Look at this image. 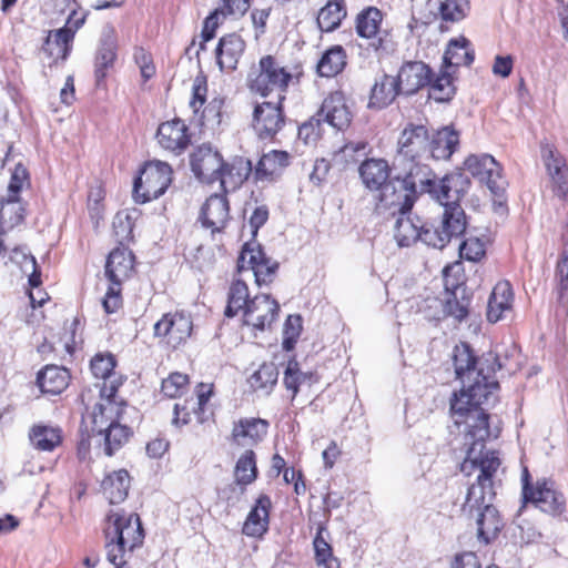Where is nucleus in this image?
<instances>
[{
    "instance_id": "4be33fe9",
    "label": "nucleus",
    "mask_w": 568,
    "mask_h": 568,
    "mask_svg": "<svg viewBox=\"0 0 568 568\" xmlns=\"http://www.w3.org/2000/svg\"><path fill=\"white\" fill-rule=\"evenodd\" d=\"M432 75V69L423 61H408L400 67L396 79L403 94L412 95L419 89L428 85Z\"/></svg>"
},
{
    "instance_id": "a211bd4d",
    "label": "nucleus",
    "mask_w": 568,
    "mask_h": 568,
    "mask_svg": "<svg viewBox=\"0 0 568 568\" xmlns=\"http://www.w3.org/2000/svg\"><path fill=\"white\" fill-rule=\"evenodd\" d=\"M316 116L317 126L324 121L334 129L342 131L349 126L353 113L346 103L343 92L335 91L323 101Z\"/></svg>"
},
{
    "instance_id": "7c9ffc66",
    "label": "nucleus",
    "mask_w": 568,
    "mask_h": 568,
    "mask_svg": "<svg viewBox=\"0 0 568 568\" xmlns=\"http://www.w3.org/2000/svg\"><path fill=\"white\" fill-rule=\"evenodd\" d=\"M475 59V51L465 37L450 39L443 55V68L450 70L460 65H470Z\"/></svg>"
},
{
    "instance_id": "e433bc0d",
    "label": "nucleus",
    "mask_w": 568,
    "mask_h": 568,
    "mask_svg": "<svg viewBox=\"0 0 568 568\" xmlns=\"http://www.w3.org/2000/svg\"><path fill=\"white\" fill-rule=\"evenodd\" d=\"M251 170V162L241 158L233 160L231 163L223 161V170L217 181L221 182V186L224 191H226L227 187L235 190L247 180Z\"/></svg>"
},
{
    "instance_id": "f03ea898",
    "label": "nucleus",
    "mask_w": 568,
    "mask_h": 568,
    "mask_svg": "<svg viewBox=\"0 0 568 568\" xmlns=\"http://www.w3.org/2000/svg\"><path fill=\"white\" fill-rule=\"evenodd\" d=\"M485 443L464 445L466 456L460 471L466 476L478 471L476 483L468 488L464 510H477V537L489 544L497 538L504 523L491 504L496 495L494 477L500 467V459L496 452L486 449Z\"/></svg>"
},
{
    "instance_id": "79ce46f5",
    "label": "nucleus",
    "mask_w": 568,
    "mask_h": 568,
    "mask_svg": "<svg viewBox=\"0 0 568 568\" xmlns=\"http://www.w3.org/2000/svg\"><path fill=\"white\" fill-rule=\"evenodd\" d=\"M29 438L31 444L39 450L51 452L61 443V430L48 425H34Z\"/></svg>"
},
{
    "instance_id": "39448f33",
    "label": "nucleus",
    "mask_w": 568,
    "mask_h": 568,
    "mask_svg": "<svg viewBox=\"0 0 568 568\" xmlns=\"http://www.w3.org/2000/svg\"><path fill=\"white\" fill-rule=\"evenodd\" d=\"M172 169L164 162H150L134 180L133 199L136 203H146L164 194L172 181Z\"/></svg>"
},
{
    "instance_id": "052dcab7",
    "label": "nucleus",
    "mask_w": 568,
    "mask_h": 568,
    "mask_svg": "<svg viewBox=\"0 0 568 568\" xmlns=\"http://www.w3.org/2000/svg\"><path fill=\"white\" fill-rule=\"evenodd\" d=\"M19 255L21 256V258L23 261L30 260V262L32 264V267H33V271L29 275V285L31 287H38L41 284V272H40V270H39V267L37 265L36 257L33 255L27 254L24 252V250H22L21 247H14L12 250V254L10 256V260L12 262L19 263L20 262V261H18V256Z\"/></svg>"
},
{
    "instance_id": "0e129e2a",
    "label": "nucleus",
    "mask_w": 568,
    "mask_h": 568,
    "mask_svg": "<svg viewBox=\"0 0 568 568\" xmlns=\"http://www.w3.org/2000/svg\"><path fill=\"white\" fill-rule=\"evenodd\" d=\"M27 178V169L21 164L16 165L8 185V195L13 197L19 196V192L21 191Z\"/></svg>"
},
{
    "instance_id": "a878e982",
    "label": "nucleus",
    "mask_w": 568,
    "mask_h": 568,
    "mask_svg": "<svg viewBox=\"0 0 568 568\" xmlns=\"http://www.w3.org/2000/svg\"><path fill=\"white\" fill-rule=\"evenodd\" d=\"M399 94L403 92L396 77L384 73L375 79L367 106L382 110L392 104Z\"/></svg>"
},
{
    "instance_id": "13d9d810",
    "label": "nucleus",
    "mask_w": 568,
    "mask_h": 568,
    "mask_svg": "<svg viewBox=\"0 0 568 568\" xmlns=\"http://www.w3.org/2000/svg\"><path fill=\"white\" fill-rule=\"evenodd\" d=\"M278 266V262L273 261L271 257L261 262L260 266H257L256 271L253 273L256 284L258 286L271 284L275 278Z\"/></svg>"
},
{
    "instance_id": "5fc2aeb1",
    "label": "nucleus",
    "mask_w": 568,
    "mask_h": 568,
    "mask_svg": "<svg viewBox=\"0 0 568 568\" xmlns=\"http://www.w3.org/2000/svg\"><path fill=\"white\" fill-rule=\"evenodd\" d=\"M311 376L312 374H306L300 371L298 363L296 361L288 362L284 372L283 383L288 390H292V399H294L298 393L300 385Z\"/></svg>"
},
{
    "instance_id": "473e14b6",
    "label": "nucleus",
    "mask_w": 568,
    "mask_h": 568,
    "mask_svg": "<svg viewBox=\"0 0 568 568\" xmlns=\"http://www.w3.org/2000/svg\"><path fill=\"white\" fill-rule=\"evenodd\" d=\"M429 158L448 160L459 145V133L450 126H444L429 136Z\"/></svg>"
},
{
    "instance_id": "c756f323",
    "label": "nucleus",
    "mask_w": 568,
    "mask_h": 568,
    "mask_svg": "<svg viewBox=\"0 0 568 568\" xmlns=\"http://www.w3.org/2000/svg\"><path fill=\"white\" fill-rule=\"evenodd\" d=\"M134 256L125 247H116L110 252L105 263V276L111 283L122 284L133 271Z\"/></svg>"
},
{
    "instance_id": "4468645a",
    "label": "nucleus",
    "mask_w": 568,
    "mask_h": 568,
    "mask_svg": "<svg viewBox=\"0 0 568 568\" xmlns=\"http://www.w3.org/2000/svg\"><path fill=\"white\" fill-rule=\"evenodd\" d=\"M383 13L376 7L362 10L356 17V32L361 38L371 40L368 47L377 54L386 53L388 41L381 33Z\"/></svg>"
},
{
    "instance_id": "49530a36",
    "label": "nucleus",
    "mask_w": 568,
    "mask_h": 568,
    "mask_svg": "<svg viewBox=\"0 0 568 568\" xmlns=\"http://www.w3.org/2000/svg\"><path fill=\"white\" fill-rule=\"evenodd\" d=\"M278 369L272 362L263 363L260 368L248 378V383L254 390H264L270 394L277 383Z\"/></svg>"
},
{
    "instance_id": "c03bdc74",
    "label": "nucleus",
    "mask_w": 568,
    "mask_h": 568,
    "mask_svg": "<svg viewBox=\"0 0 568 568\" xmlns=\"http://www.w3.org/2000/svg\"><path fill=\"white\" fill-rule=\"evenodd\" d=\"M429 85V95L438 102H447L453 99L456 88L453 82L452 72L442 68L440 72L432 75Z\"/></svg>"
},
{
    "instance_id": "774afa93",
    "label": "nucleus",
    "mask_w": 568,
    "mask_h": 568,
    "mask_svg": "<svg viewBox=\"0 0 568 568\" xmlns=\"http://www.w3.org/2000/svg\"><path fill=\"white\" fill-rule=\"evenodd\" d=\"M453 568H481L478 557L474 552L456 556Z\"/></svg>"
},
{
    "instance_id": "0eeeda50",
    "label": "nucleus",
    "mask_w": 568,
    "mask_h": 568,
    "mask_svg": "<svg viewBox=\"0 0 568 568\" xmlns=\"http://www.w3.org/2000/svg\"><path fill=\"white\" fill-rule=\"evenodd\" d=\"M467 227V219L463 207H453L443 213L442 222L437 227L420 225L418 240L434 248H444L452 239L464 235Z\"/></svg>"
},
{
    "instance_id": "bb28decb",
    "label": "nucleus",
    "mask_w": 568,
    "mask_h": 568,
    "mask_svg": "<svg viewBox=\"0 0 568 568\" xmlns=\"http://www.w3.org/2000/svg\"><path fill=\"white\" fill-rule=\"evenodd\" d=\"M244 50L245 42L239 34L231 33L222 37L215 50L220 69L226 71L235 70Z\"/></svg>"
},
{
    "instance_id": "aec40b11",
    "label": "nucleus",
    "mask_w": 568,
    "mask_h": 568,
    "mask_svg": "<svg viewBox=\"0 0 568 568\" xmlns=\"http://www.w3.org/2000/svg\"><path fill=\"white\" fill-rule=\"evenodd\" d=\"M159 144L166 151L172 152L174 155L182 154L191 143L189 128L180 120L160 124L156 132Z\"/></svg>"
},
{
    "instance_id": "de8ad7c7",
    "label": "nucleus",
    "mask_w": 568,
    "mask_h": 568,
    "mask_svg": "<svg viewBox=\"0 0 568 568\" xmlns=\"http://www.w3.org/2000/svg\"><path fill=\"white\" fill-rule=\"evenodd\" d=\"M261 244L247 242L243 245L237 258V272L252 270L253 273L260 266L261 262L267 258Z\"/></svg>"
},
{
    "instance_id": "9d476101",
    "label": "nucleus",
    "mask_w": 568,
    "mask_h": 568,
    "mask_svg": "<svg viewBox=\"0 0 568 568\" xmlns=\"http://www.w3.org/2000/svg\"><path fill=\"white\" fill-rule=\"evenodd\" d=\"M429 133L426 126L409 124L398 140V151L394 162L429 159Z\"/></svg>"
},
{
    "instance_id": "cd10ccee",
    "label": "nucleus",
    "mask_w": 568,
    "mask_h": 568,
    "mask_svg": "<svg viewBox=\"0 0 568 568\" xmlns=\"http://www.w3.org/2000/svg\"><path fill=\"white\" fill-rule=\"evenodd\" d=\"M389 210H393L390 214L396 217L394 237L397 244L404 247L415 243L420 235V226L410 217L412 209H402L400 205H392Z\"/></svg>"
},
{
    "instance_id": "37998d69",
    "label": "nucleus",
    "mask_w": 568,
    "mask_h": 568,
    "mask_svg": "<svg viewBox=\"0 0 568 568\" xmlns=\"http://www.w3.org/2000/svg\"><path fill=\"white\" fill-rule=\"evenodd\" d=\"M288 165V154L285 151L273 150L263 154L256 166L257 179H271Z\"/></svg>"
},
{
    "instance_id": "6e6552de",
    "label": "nucleus",
    "mask_w": 568,
    "mask_h": 568,
    "mask_svg": "<svg viewBox=\"0 0 568 568\" xmlns=\"http://www.w3.org/2000/svg\"><path fill=\"white\" fill-rule=\"evenodd\" d=\"M465 169L479 182L485 183L497 197L506 192L507 181L501 174V166L489 154H471L464 162Z\"/></svg>"
},
{
    "instance_id": "c9c22d12",
    "label": "nucleus",
    "mask_w": 568,
    "mask_h": 568,
    "mask_svg": "<svg viewBox=\"0 0 568 568\" xmlns=\"http://www.w3.org/2000/svg\"><path fill=\"white\" fill-rule=\"evenodd\" d=\"M513 290L508 282L498 283L489 297L487 305V320L496 323L501 318L505 311L510 310L513 302Z\"/></svg>"
},
{
    "instance_id": "5701e85b",
    "label": "nucleus",
    "mask_w": 568,
    "mask_h": 568,
    "mask_svg": "<svg viewBox=\"0 0 568 568\" xmlns=\"http://www.w3.org/2000/svg\"><path fill=\"white\" fill-rule=\"evenodd\" d=\"M116 49L118 40L114 29L105 27L102 31L94 61V77L98 87L103 83L106 71L113 67L116 59Z\"/></svg>"
},
{
    "instance_id": "3c124183",
    "label": "nucleus",
    "mask_w": 568,
    "mask_h": 568,
    "mask_svg": "<svg viewBox=\"0 0 568 568\" xmlns=\"http://www.w3.org/2000/svg\"><path fill=\"white\" fill-rule=\"evenodd\" d=\"M468 308L469 298L463 296L459 300L457 297V291L449 293L443 305L444 314L454 317L457 322H462L468 316Z\"/></svg>"
},
{
    "instance_id": "7ed1b4c3",
    "label": "nucleus",
    "mask_w": 568,
    "mask_h": 568,
    "mask_svg": "<svg viewBox=\"0 0 568 568\" xmlns=\"http://www.w3.org/2000/svg\"><path fill=\"white\" fill-rule=\"evenodd\" d=\"M396 175L386 185L384 201L412 209L417 194L433 193L436 175L424 160L394 162Z\"/></svg>"
},
{
    "instance_id": "2f4dec72",
    "label": "nucleus",
    "mask_w": 568,
    "mask_h": 568,
    "mask_svg": "<svg viewBox=\"0 0 568 568\" xmlns=\"http://www.w3.org/2000/svg\"><path fill=\"white\" fill-rule=\"evenodd\" d=\"M69 382V371L57 365L45 366L37 376V384L41 392L51 395L61 394L68 387Z\"/></svg>"
},
{
    "instance_id": "338daca9",
    "label": "nucleus",
    "mask_w": 568,
    "mask_h": 568,
    "mask_svg": "<svg viewBox=\"0 0 568 568\" xmlns=\"http://www.w3.org/2000/svg\"><path fill=\"white\" fill-rule=\"evenodd\" d=\"M329 163L325 159H317L314 163L310 179L315 184H320L327 175L329 171Z\"/></svg>"
},
{
    "instance_id": "09e8293b",
    "label": "nucleus",
    "mask_w": 568,
    "mask_h": 568,
    "mask_svg": "<svg viewBox=\"0 0 568 568\" xmlns=\"http://www.w3.org/2000/svg\"><path fill=\"white\" fill-rule=\"evenodd\" d=\"M234 476L236 484L241 486H247L256 479L257 467L255 454L252 449L245 450V453L237 459Z\"/></svg>"
},
{
    "instance_id": "864d4df0",
    "label": "nucleus",
    "mask_w": 568,
    "mask_h": 568,
    "mask_svg": "<svg viewBox=\"0 0 568 568\" xmlns=\"http://www.w3.org/2000/svg\"><path fill=\"white\" fill-rule=\"evenodd\" d=\"M90 367L97 378L104 379L103 384L106 383L109 385L110 382L108 383V379L112 377L115 358L112 354H98L91 359Z\"/></svg>"
},
{
    "instance_id": "a18cd8bd",
    "label": "nucleus",
    "mask_w": 568,
    "mask_h": 568,
    "mask_svg": "<svg viewBox=\"0 0 568 568\" xmlns=\"http://www.w3.org/2000/svg\"><path fill=\"white\" fill-rule=\"evenodd\" d=\"M248 287L245 282L241 280L234 281L229 290L227 306L225 308V316L233 317L240 311L244 312L247 304H250Z\"/></svg>"
},
{
    "instance_id": "ea45409f",
    "label": "nucleus",
    "mask_w": 568,
    "mask_h": 568,
    "mask_svg": "<svg viewBox=\"0 0 568 568\" xmlns=\"http://www.w3.org/2000/svg\"><path fill=\"white\" fill-rule=\"evenodd\" d=\"M346 65V52L342 45H334L326 50L317 62V73L321 77L332 78L341 73Z\"/></svg>"
},
{
    "instance_id": "6ab92c4d",
    "label": "nucleus",
    "mask_w": 568,
    "mask_h": 568,
    "mask_svg": "<svg viewBox=\"0 0 568 568\" xmlns=\"http://www.w3.org/2000/svg\"><path fill=\"white\" fill-rule=\"evenodd\" d=\"M121 382L110 381V384H102L100 396L102 402L94 405L92 412V428H105L111 420L120 418L121 409L115 402V394Z\"/></svg>"
},
{
    "instance_id": "680f3d73",
    "label": "nucleus",
    "mask_w": 568,
    "mask_h": 568,
    "mask_svg": "<svg viewBox=\"0 0 568 568\" xmlns=\"http://www.w3.org/2000/svg\"><path fill=\"white\" fill-rule=\"evenodd\" d=\"M102 305L104 311L108 314H112L116 312L122 305L121 297V284L111 283L104 298L102 300Z\"/></svg>"
},
{
    "instance_id": "69168bd1",
    "label": "nucleus",
    "mask_w": 568,
    "mask_h": 568,
    "mask_svg": "<svg viewBox=\"0 0 568 568\" xmlns=\"http://www.w3.org/2000/svg\"><path fill=\"white\" fill-rule=\"evenodd\" d=\"M268 220V210L265 205L257 206L251 217H250V226L252 229L253 235L257 234L260 227H262Z\"/></svg>"
},
{
    "instance_id": "f8f14e48",
    "label": "nucleus",
    "mask_w": 568,
    "mask_h": 568,
    "mask_svg": "<svg viewBox=\"0 0 568 568\" xmlns=\"http://www.w3.org/2000/svg\"><path fill=\"white\" fill-rule=\"evenodd\" d=\"M190 165L197 180L211 184L221 176L223 159L210 143H203L191 153Z\"/></svg>"
},
{
    "instance_id": "423d86ee",
    "label": "nucleus",
    "mask_w": 568,
    "mask_h": 568,
    "mask_svg": "<svg viewBox=\"0 0 568 568\" xmlns=\"http://www.w3.org/2000/svg\"><path fill=\"white\" fill-rule=\"evenodd\" d=\"M258 68V74L250 80L251 90L262 97L276 92L280 103H283L285 100L284 93L292 80V74L272 55L263 57L260 60Z\"/></svg>"
},
{
    "instance_id": "412c9836",
    "label": "nucleus",
    "mask_w": 568,
    "mask_h": 568,
    "mask_svg": "<svg viewBox=\"0 0 568 568\" xmlns=\"http://www.w3.org/2000/svg\"><path fill=\"white\" fill-rule=\"evenodd\" d=\"M524 501L532 503L541 511L550 515L561 514L566 505L564 495L556 489L555 483L550 480H538Z\"/></svg>"
},
{
    "instance_id": "f3484780",
    "label": "nucleus",
    "mask_w": 568,
    "mask_h": 568,
    "mask_svg": "<svg viewBox=\"0 0 568 568\" xmlns=\"http://www.w3.org/2000/svg\"><path fill=\"white\" fill-rule=\"evenodd\" d=\"M541 158L550 178L554 194L568 203V165L565 158L551 145L541 148Z\"/></svg>"
},
{
    "instance_id": "ddd939ff",
    "label": "nucleus",
    "mask_w": 568,
    "mask_h": 568,
    "mask_svg": "<svg viewBox=\"0 0 568 568\" xmlns=\"http://www.w3.org/2000/svg\"><path fill=\"white\" fill-rule=\"evenodd\" d=\"M280 304L267 294L254 296L243 312V323L254 329L264 331L277 320Z\"/></svg>"
},
{
    "instance_id": "393cba45",
    "label": "nucleus",
    "mask_w": 568,
    "mask_h": 568,
    "mask_svg": "<svg viewBox=\"0 0 568 568\" xmlns=\"http://www.w3.org/2000/svg\"><path fill=\"white\" fill-rule=\"evenodd\" d=\"M229 201L223 194H212L209 196L201 210V220L203 226L211 229L212 232L221 231L229 220Z\"/></svg>"
},
{
    "instance_id": "f257e3e1",
    "label": "nucleus",
    "mask_w": 568,
    "mask_h": 568,
    "mask_svg": "<svg viewBox=\"0 0 568 568\" xmlns=\"http://www.w3.org/2000/svg\"><path fill=\"white\" fill-rule=\"evenodd\" d=\"M508 356L503 359L499 354L488 352L479 361L467 343L454 347L453 364L456 378L462 383L459 394H454L450 400V412L455 424L464 425V445H481L489 437L498 436L489 427V415L481 407L494 398L498 388L495 377L497 371L506 369L509 374L516 369L508 363Z\"/></svg>"
},
{
    "instance_id": "e2e57ef3",
    "label": "nucleus",
    "mask_w": 568,
    "mask_h": 568,
    "mask_svg": "<svg viewBox=\"0 0 568 568\" xmlns=\"http://www.w3.org/2000/svg\"><path fill=\"white\" fill-rule=\"evenodd\" d=\"M221 16L224 18L227 14L224 12V9L217 8L206 17L202 29L203 42L210 41L215 37V31L219 27Z\"/></svg>"
},
{
    "instance_id": "58836bf2",
    "label": "nucleus",
    "mask_w": 568,
    "mask_h": 568,
    "mask_svg": "<svg viewBox=\"0 0 568 568\" xmlns=\"http://www.w3.org/2000/svg\"><path fill=\"white\" fill-rule=\"evenodd\" d=\"M24 219V207L19 196L8 195L0 200V231L7 233Z\"/></svg>"
},
{
    "instance_id": "72a5a7b5",
    "label": "nucleus",
    "mask_w": 568,
    "mask_h": 568,
    "mask_svg": "<svg viewBox=\"0 0 568 568\" xmlns=\"http://www.w3.org/2000/svg\"><path fill=\"white\" fill-rule=\"evenodd\" d=\"M92 433L103 437V450L108 456H112L114 452L119 450L132 435L131 428L118 420H111L105 428H92Z\"/></svg>"
},
{
    "instance_id": "4c0bfd02",
    "label": "nucleus",
    "mask_w": 568,
    "mask_h": 568,
    "mask_svg": "<svg viewBox=\"0 0 568 568\" xmlns=\"http://www.w3.org/2000/svg\"><path fill=\"white\" fill-rule=\"evenodd\" d=\"M73 34L68 29L50 31L42 45V51L54 61L65 60L70 52Z\"/></svg>"
},
{
    "instance_id": "603ef678",
    "label": "nucleus",
    "mask_w": 568,
    "mask_h": 568,
    "mask_svg": "<svg viewBox=\"0 0 568 568\" xmlns=\"http://www.w3.org/2000/svg\"><path fill=\"white\" fill-rule=\"evenodd\" d=\"M469 10L468 0H445L440 3L439 11L443 20L457 22L464 19Z\"/></svg>"
},
{
    "instance_id": "b1692460",
    "label": "nucleus",
    "mask_w": 568,
    "mask_h": 568,
    "mask_svg": "<svg viewBox=\"0 0 568 568\" xmlns=\"http://www.w3.org/2000/svg\"><path fill=\"white\" fill-rule=\"evenodd\" d=\"M268 426V422L262 418H241L233 424L232 442L241 447L254 446L266 436Z\"/></svg>"
},
{
    "instance_id": "2eb2a0df",
    "label": "nucleus",
    "mask_w": 568,
    "mask_h": 568,
    "mask_svg": "<svg viewBox=\"0 0 568 568\" xmlns=\"http://www.w3.org/2000/svg\"><path fill=\"white\" fill-rule=\"evenodd\" d=\"M470 186L469 178L463 172H454L445 175L440 183L435 185L432 193L447 213L453 207H462L459 201Z\"/></svg>"
},
{
    "instance_id": "9b49d317",
    "label": "nucleus",
    "mask_w": 568,
    "mask_h": 568,
    "mask_svg": "<svg viewBox=\"0 0 568 568\" xmlns=\"http://www.w3.org/2000/svg\"><path fill=\"white\" fill-rule=\"evenodd\" d=\"M153 331L155 337H164L169 345L178 347L190 338L193 321L184 311L170 312L154 324Z\"/></svg>"
},
{
    "instance_id": "f704fd0d",
    "label": "nucleus",
    "mask_w": 568,
    "mask_h": 568,
    "mask_svg": "<svg viewBox=\"0 0 568 568\" xmlns=\"http://www.w3.org/2000/svg\"><path fill=\"white\" fill-rule=\"evenodd\" d=\"M102 490L110 504L115 505L122 503L126 497L130 488V475L125 469H119L109 474L102 480Z\"/></svg>"
},
{
    "instance_id": "c85d7f7f",
    "label": "nucleus",
    "mask_w": 568,
    "mask_h": 568,
    "mask_svg": "<svg viewBox=\"0 0 568 568\" xmlns=\"http://www.w3.org/2000/svg\"><path fill=\"white\" fill-rule=\"evenodd\" d=\"M271 499L261 495L248 513L243 525V534L248 537H262L268 529Z\"/></svg>"
},
{
    "instance_id": "bf43d9fd",
    "label": "nucleus",
    "mask_w": 568,
    "mask_h": 568,
    "mask_svg": "<svg viewBox=\"0 0 568 568\" xmlns=\"http://www.w3.org/2000/svg\"><path fill=\"white\" fill-rule=\"evenodd\" d=\"M206 79L204 77H196L193 82L192 99L190 101V106L193 109L194 113H197L203 106L206 99Z\"/></svg>"
},
{
    "instance_id": "a19ab883",
    "label": "nucleus",
    "mask_w": 568,
    "mask_h": 568,
    "mask_svg": "<svg viewBox=\"0 0 568 568\" xmlns=\"http://www.w3.org/2000/svg\"><path fill=\"white\" fill-rule=\"evenodd\" d=\"M345 17V0H331L317 14L318 28L323 32H332L339 27Z\"/></svg>"
},
{
    "instance_id": "20e7f679",
    "label": "nucleus",
    "mask_w": 568,
    "mask_h": 568,
    "mask_svg": "<svg viewBox=\"0 0 568 568\" xmlns=\"http://www.w3.org/2000/svg\"><path fill=\"white\" fill-rule=\"evenodd\" d=\"M103 534L106 559L111 564L128 560V556L141 547L144 540L140 516L134 513L126 515L124 511L111 510L106 515Z\"/></svg>"
},
{
    "instance_id": "6e6d98bb",
    "label": "nucleus",
    "mask_w": 568,
    "mask_h": 568,
    "mask_svg": "<svg viewBox=\"0 0 568 568\" xmlns=\"http://www.w3.org/2000/svg\"><path fill=\"white\" fill-rule=\"evenodd\" d=\"M458 250L460 257L470 262H477L485 255V244L476 236L465 239Z\"/></svg>"
},
{
    "instance_id": "dca6fc26",
    "label": "nucleus",
    "mask_w": 568,
    "mask_h": 568,
    "mask_svg": "<svg viewBox=\"0 0 568 568\" xmlns=\"http://www.w3.org/2000/svg\"><path fill=\"white\" fill-rule=\"evenodd\" d=\"M285 124L282 103L263 102L253 112V129L260 139H273Z\"/></svg>"
},
{
    "instance_id": "8fccbe9b",
    "label": "nucleus",
    "mask_w": 568,
    "mask_h": 568,
    "mask_svg": "<svg viewBox=\"0 0 568 568\" xmlns=\"http://www.w3.org/2000/svg\"><path fill=\"white\" fill-rule=\"evenodd\" d=\"M313 545L317 566L324 568H341L338 559L333 556L331 545L323 538L321 531L317 532Z\"/></svg>"
},
{
    "instance_id": "1a4fd4ad",
    "label": "nucleus",
    "mask_w": 568,
    "mask_h": 568,
    "mask_svg": "<svg viewBox=\"0 0 568 568\" xmlns=\"http://www.w3.org/2000/svg\"><path fill=\"white\" fill-rule=\"evenodd\" d=\"M358 173L366 189L378 192L376 209L378 211L390 209L394 205L390 203L392 199L384 201L385 187L392 182L388 162L384 159H366L359 165Z\"/></svg>"
},
{
    "instance_id": "4d7b16f0",
    "label": "nucleus",
    "mask_w": 568,
    "mask_h": 568,
    "mask_svg": "<svg viewBox=\"0 0 568 568\" xmlns=\"http://www.w3.org/2000/svg\"><path fill=\"white\" fill-rule=\"evenodd\" d=\"M189 384V376L182 373H172L162 382L161 389L168 397L174 398L181 396Z\"/></svg>"
}]
</instances>
